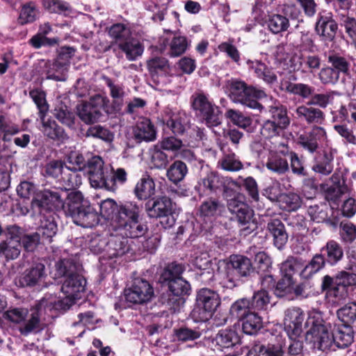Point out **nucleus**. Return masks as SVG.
Returning <instances> with one entry per match:
<instances>
[{
    "instance_id": "obj_35",
    "label": "nucleus",
    "mask_w": 356,
    "mask_h": 356,
    "mask_svg": "<svg viewBox=\"0 0 356 356\" xmlns=\"http://www.w3.org/2000/svg\"><path fill=\"white\" fill-rule=\"evenodd\" d=\"M140 212V207L133 202H127L119 207L118 213L115 216L114 223H116V227L121 225V221L126 222L139 218Z\"/></svg>"
},
{
    "instance_id": "obj_34",
    "label": "nucleus",
    "mask_w": 356,
    "mask_h": 356,
    "mask_svg": "<svg viewBox=\"0 0 356 356\" xmlns=\"http://www.w3.org/2000/svg\"><path fill=\"white\" fill-rule=\"evenodd\" d=\"M32 210L34 213L41 215L40 222L37 229L36 234H38L39 237L41 236L44 238L49 239L52 238L57 231V225L53 218L51 216H47L44 214V212L47 211L43 210L40 213L38 209L34 210L32 209Z\"/></svg>"
},
{
    "instance_id": "obj_28",
    "label": "nucleus",
    "mask_w": 356,
    "mask_h": 356,
    "mask_svg": "<svg viewBox=\"0 0 356 356\" xmlns=\"http://www.w3.org/2000/svg\"><path fill=\"white\" fill-rule=\"evenodd\" d=\"M73 222L83 227H93L99 224V216L88 202L76 215Z\"/></svg>"
},
{
    "instance_id": "obj_51",
    "label": "nucleus",
    "mask_w": 356,
    "mask_h": 356,
    "mask_svg": "<svg viewBox=\"0 0 356 356\" xmlns=\"http://www.w3.org/2000/svg\"><path fill=\"white\" fill-rule=\"evenodd\" d=\"M279 202L283 210L294 211L301 207L302 200L300 195L295 193H282Z\"/></svg>"
},
{
    "instance_id": "obj_32",
    "label": "nucleus",
    "mask_w": 356,
    "mask_h": 356,
    "mask_svg": "<svg viewBox=\"0 0 356 356\" xmlns=\"http://www.w3.org/2000/svg\"><path fill=\"white\" fill-rule=\"evenodd\" d=\"M220 149L223 152L222 158L218 161L221 168L230 172L238 171L243 168L241 161L237 159L234 153H226L227 144L219 141L218 143Z\"/></svg>"
},
{
    "instance_id": "obj_27",
    "label": "nucleus",
    "mask_w": 356,
    "mask_h": 356,
    "mask_svg": "<svg viewBox=\"0 0 356 356\" xmlns=\"http://www.w3.org/2000/svg\"><path fill=\"white\" fill-rule=\"evenodd\" d=\"M46 114L40 115L42 122V131L44 135L50 139L64 143L68 139V136L63 130L59 127L54 120H46Z\"/></svg>"
},
{
    "instance_id": "obj_30",
    "label": "nucleus",
    "mask_w": 356,
    "mask_h": 356,
    "mask_svg": "<svg viewBox=\"0 0 356 356\" xmlns=\"http://www.w3.org/2000/svg\"><path fill=\"white\" fill-rule=\"evenodd\" d=\"M298 116L307 124H321L325 120V114L320 109L310 105H302L297 108Z\"/></svg>"
},
{
    "instance_id": "obj_59",
    "label": "nucleus",
    "mask_w": 356,
    "mask_h": 356,
    "mask_svg": "<svg viewBox=\"0 0 356 356\" xmlns=\"http://www.w3.org/2000/svg\"><path fill=\"white\" fill-rule=\"evenodd\" d=\"M108 34L119 44L129 39L131 35V32L129 27L126 24L118 23L110 27Z\"/></svg>"
},
{
    "instance_id": "obj_57",
    "label": "nucleus",
    "mask_w": 356,
    "mask_h": 356,
    "mask_svg": "<svg viewBox=\"0 0 356 356\" xmlns=\"http://www.w3.org/2000/svg\"><path fill=\"white\" fill-rule=\"evenodd\" d=\"M287 157L290 159L289 170H291L293 174L298 177H306L308 175L307 171L304 166L303 161L298 156V154L293 151H286Z\"/></svg>"
},
{
    "instance_id": "obj_64",
    "label": "nucleus",
    "mask_w": 356,
    "mask_h": 356,
    "mask_svg": "<svg viewBox=\"0 0 356 356\" xmlns=\"http://www.w3.org/2000/svg\"><path fill=\"white\" fill-rule=\"evenodd\" d=\"M340 25L344 29L348 37L356 43V18L353 16L343 15L340 19Z\"/></svg>"
},
{
    "instance_id": "obj_55",
    "label": "nucleus",
    "mask_w": 356,
    "mask_h": 356,
    "mask_svg": "<svg viewBox=\"0 0 356 356\" xmlns=\"http://www.w3.org/2000/svg\"><path fill=\"white\" fill-rule=\"evenodd\" d=\"M339 236L344 243H352L356 239V226L348 220L340 222Z\"/></svg>"
},
{
    "instance_id": "obj_1",
    "label": "nucleus",
    "mask_w": 356,
    "mask_h": 356,
    "mask_svg": "<svg viewBox=\"0 0 356 356\" xmlns=\"http://www.w3.org/2000/svg\"><path fill=\"white\" fill-rule=\"evenodd\" d=\"M305 325L310 327L307 337H310L314 346L323 351L330 349L333 344L339 348H346L354 341L355 332L349 324H334L330 332L322 318L309 316Z\"/></svg>"
},
{
    "instance_id": "obj_13",
    "label": "nucleus",
    "mask_w": 356,
    "mask_h": 356,
    "mask_svg": "<svg viewBox=\"0 0 356 356\" xmlns=\"http://www.w3.org/2000/svg\"><path fill=\"white\" fill-rule=\"evenodd\" d=\"M315 31L325 42H333L338 30V24L331 12L323 10L318 13Z\"/></svg>"
},
{
    "instance_id": "obj_60",
    "label": "nucleus",
    "mask_w": 356,
    "mask_h": 356,
    "mask_svg": "<svg viewBox=\"0 0 356 356\" xmlns=\"http://www.w3.org/2000/svg\"><path fill=\"white\" fill-rule=\"evenodd\" d=\"M21 242L18 237L10 238L4 244L3 252L8 259L17 258L21 252Z\"/></svg>"
},
{
    "instance_id": "obj_18",
    "label": "nucleus",
    "mask_w": 356,
    "mask_h": 356,
    "mask_svg": "<svg viewBox=\"0 0 356 356\" xmlns=\"http://www.w3.org/2000/svg\"><path fill=\"white\" fill-rule=\"evenodd\" d=\"M268 236L273 239V243L278 250L285 247L289 234L284 222L279 218H272L268 220L266 225Z\"/></svg>"
},
{
    "instance_id": "obj_2",
    "label": "nucleus",
    "mask_w": 356,
    "mask_h": 356,
    "mask_svg": "<svg viewBox=\"0 0 356 356\" xmlns=\"http://www.w3.org/2000/svg\"><path fill=\"white\" fill-rule=\"evenodd\" d=\"M74 266L69 260H62L56 264L58 277L67 276L61 287L63 296L58 298L49 295L44 298L47 300L49 310L68 309L79 298L81 293L83 292L86 286V280L80 275L73 273Z\"/></svg>"
},
{
    "instance_id": "obj_49",
    "label": "nucleus",
    "mask_w": 356,
    "mask_h": 356,
    "mask_svg": "<svg viewBox=\"0 0 356 356\" xmlns=\"http://www.w3.org/2000/svg\"><path fill=\"white\" fill-rule=\"evenodd\" d=\"M266 23L269 31L273 34L286 31L290 25L289 19L280 14L270 15Z\"/></svg>"
},
{
    "instance_id": "obj_48",
    "label": "nucleus",
    "mask_w": 356,
    "mask_h": 356,
    "mask_svg": "<svg viewBox=\"0 0 356 356\" xmlns=\"http://www.w3.org/2000/svg\"><path fill=\"white\" fill-rule=\"evenodd\" d=\"M51 31V27L49 24L46 23L41 25L39 32L30 40V43L35 48L56 43L57 40L56 39H49L46 37V35Z\"/></svg>"
},
{
    "instance_id": "obj_43",
    "label": "nucleus",
    "mask_w": 356,
    "mask_h": 356,
    "mask_svg": "<svg viewBox=\"0 0 356 356\" xmlns=\"http://www.w3.org/2000/svg\"><path fill=\"white\" fill-rule=\"evenodd\" d=\"M134 191L138 199L146 200L154 195L155 184L149 177H142L136 184Z\"/></svg>"
},
{
    "instance_id": "obj_12",
    "label": "nucleus",
    "mask_w": 356,
    "mask_h": 356,
    "mask_svg": "<svg viewBox=\"0 0 356 356\" xmlns=\"http://www.w3.org/2000/svg\"><path fill=\"white\" fill-rule=\"evenodd\" d=\"M104 105V97L99 95H95L90 97L88 102H83L77 106V115L86 124L95 123L102 116L101 109Z\"/></svg>"
},
{
    "instance_id": "obj_38",
    "label": "nucleus",
    "mask_w": 356,
    "mask_h": 356,
    "mask_svg": "<svg viewBox=\"0 0 356 356\" xmlns=\"http://www.w3.org/2000/svg\"><path fill=\"white\" fill-rule=\"evenodd\" d=\"M332 184L327 189L328 195H333L335 198L340 197L344 194H350L351 188L346 184V179L339 173H334L331 178Z\"/></svg>"
},
{
    "instance_id": "obj_4",
    "label": "nucleus",
    "mask_w": 356,
    "mask_h": 356,
    "mask_svg": "<svg viewBox=\"0 0 356 356\" xmlns=\"http://www.w3.org/2000/svg\"><path fill=\"white\" fill-rule=\"evenodd\" d=\"M49 310L47 300L44 298L30 312L26 308L15 307L3 313V318L10 323L19 325V331L23 335L40 330V318L43 312Z\"/></svg>"
},
{
    "instance_id": "obj_47",
    "label": "nucleus",
    "mask_w": 356,
    "mask_h": 356,
    "mask_svg": "<svg viewBox=\"0 0 356 356\" xmlns=\"http://www.w3.org/2000/svg\"><path fill=\"white\" fill-rule=\"evenodd\" d=\"M327 63L330 67L339 74L348 75L350 72V64L346 58L341 56L339 54L331 52L327 56Z\"/></svg>"
},
{
    "instance_id": "obj_15",
    "label": "nucleus",
    "mask_w": 356,
    "mask_h": 356,
    "mask_svg": "<svg viewBox=\"0 0 356 356\" xmlns=\"http://www.w3.org/2000/svg\"><path fill=\"white\" fill-rule=\"evenodd\" d=\"M154 290L148 282L143 279H136L131 288L124 291L127 301L134 304H143L152 298Z\"/></svg>"
},
{
    "instance_id": "obj_36",
    "label": "nucleus",
    "mask_w": 356,
    "mask_h": 356,
    "mask_svg": "<svg viewBox=\"0 0 356 356\" xmlns=\"http://www.w3.org/2000/svg\"><path fill=\"white\" fill-rule=\"evenodd\" d=\"M178 265L172 263L168 265L163 270L160 277V282L168 286L172 294L177 295L178 290Z\"/></svg>"
},
{
    "instance_id": "obj_10",
    "label": "nucleus",
    "mask_w": 356,
    "mask_h": 356,
    "mask_svg": "<svg viewBox=\"0 0 356 356\" xmlns=\"http://www.w3.org/2000/svg\"><path fill=\"white\" fill-rule=\"evenodd\" d=\"M87 171L92 187L113 188L112 181H108L109 170L104 167V161L101 157L98 156L92 157L87 163Z\"/></svg>"
},
{
    "instance_id": "obj_16",
    "label": "nucleus",
    "mask_w": 356,
    "mask_h": 356,
    "mask_svg": "<svg viewBox=\"0 0 356 356\" xmlns=\"http://www.w3.org/2000/svg\"><path fill=\"white\" fill-rule=\"evenodd\" d=\"M304 320L305 314L300 308H289L285 312L284 328L289 337H300Z\"/></svg>"
},
{
    "instance_id": "obj_61",
    "label": "nucleus",
    "mask_w": 356,
    "mask_h": 356,
    "mask_svg": "<svg viewBox=\"0 0 356 356\" xmlns=\"http://www.w3.org/2000/svg\"><path fill=\"white\" fill-rule=\"evenodd\" d=\"M255 269H257V273H268L272 268V260L270 257L264 251H260L255 254L254 258Z\"/></svg>"
},
{
    "instance_id": "obj_21",
    "label": "nucleus",
    "mask_w": 356,
    "mask_h": 356,
    "mask_svg": "<svg viewBox=\"0 0 356 356\" xmlns=\"http://www.w3.org/2000/svg\"><path fill=\"white\" fill-rule=\"evenodd\" d=\"M146 211L150 218H161L172 213V203L170 198L161 197L149 200L146 204Z\"/></svg>"
},
{
    "instance_id": "obj_22",
    "label": "nucleus",
    "mask_w": 356,
    "mask_h": 356,
    "mask_svg": "<svg viewBox=\"0 0 356 356\" xmlns=\"http://www.w3.org/2000/svg\"><path fill=\"white\" fill-rule=\"evenodd\" d=\"M334 159L332 149L318 152L314 157L312 170L324 176L329 175L334 168Z\"/></svg>"
},
{
    "instance_id": "obj_3",
    "label": "nucleus",
    "mask_w": 356,
    "mask_h": 356,
    "mask_svg": "<svg viewBox=\"0 0 356 356\" xmlns=\"http://www.w3.org/2000/svg\"><path fill=\"white\" fill-rule=\"evenodd\" d=\"M88 202L80 191L69 193L63 202L57 193L46 191L36 195L31 202V209H38L40 213L43 210L62 209L65 214L73 220Z\"/></svg>"
},
{
    "instance_id": "obj_26",
    "label": "nucleus",
    "mask_w": 356,
    "mask_h": 356,
    "mask_svg": "<svg viewBox=\"0 0 356 356\" xmlns=\"http://www.w3.org/2000/svg\"><path fill=\"white\" fill-rule=\"evenodd\" d=\"M130 250L129 240L127 238L120 236H111L107 241V247L105 250L104 257L109 259L122 256Z\"/></svg>"
},
{
    "instance_id": "obj_44",
    "label": "nucleus",
    "mask_w": 356,
    "mask_h": 356,
    "mask_svg": "<svg viewBox=\"0 0 356 356\" xmlns=\"http://www.w3.org/2000/svg\"><path fill=\"white\" fill-rule=\"evenodd\" d=\"M270 119L269 120L275 122L276 124L282 125L284 129L290 124V118L288 116L287 108L280 103L275 104L269 109Z\"/></svg>"
},
{
    "instance_id": "obj_23",
    "label": "nucleus",
    "mask_w": 356,
    "mask_h": 356,
    "mask_svg": "<svg viewBox=\"0 0 356 356\" xmlns=\"http://www.w3.org/2000/svg\"><path fill=\"white\" fill-rule=\"evenodd\" d=\"M223 178L215 171H211L198 182L197 191L200 196L216 193L223 186Z\"/></svg>"
},
{
    "instance_id": "obj_29",
    "label": "nucleus",
    "mask_w": 356,
    "mask_h": 356,
    "mask_svg": "<svg viewBox=\"0 0 356 356\" xmlns=\"http://www.w3.org/2000/svg\"><path fill=\"white\" fill-rule=\"evenodd\" d=\"M118 47L124 53L126 58L134 61L140 58L144 51L143 44L136 38H131L120 42Z\"/></svg>"
},
{
    "instance_id": "obj_37",
    "label": "nucleus",
    "mask_w": 356,
    "mask_h": 356,
    "mask_svg": "<svg viewBox=\"0 0 356 356\" xmlns=\"http://www.w3.org/2000/svg\"><path fill=\"white\" fill-rule=\"evenodd\" d=\"M121 235H125L127 237L138 238L143 236L146 231L147 227L139 222L138 220H134L126 222L121 221V225L116 227Z\"/></svg>"
},
{
    "instance_id": "obj_50",
    "label": "nucleus",
    "mask_w": 356,
    "mask_h": 356,
    "mask_svg": "<svg viewBox=\"0 0 356 356\" xmlns=\"http://www.w3.org/2000/svg\"><path fill=\"white\" fill-rule=\"evenodd\" d=\"M222 207L220 202L216 198H209L202 202L199 208L200 216L204 218L214 217L220 212Z\"/></svg>"
},
{
    "instance_id": "obj_53",
    "label": "nucleus",
    "mask_w": 356,
    "mask_h": 356,
    "mask_svg": "<svg viewBox=\"0 0 356 356\" xmlns=\"http://www.w3.org/2000/svg\"><path fill=\"white\" fill-rule=\"evenodd\" d=\"M38 12L33 2H29L22 6L17 22L21 25L32 23L36 20Z\"/></svg>"
},
{
    "instance_id": "obj_39",
    "label": "nucleus",
    "mask_w": 356,
    "mask_h": 356,
    "mask_svg": "<svg viewBox=\"0 0 356 356\" xmlns=\"http://www.w3.org/2000/svg\"><path fill=\"white\" fill-rule=\"evenodd\" d=\"M326 265L327 261L321 252L319 254H316L308 264L302 269L300 275L302 278L308 280Z\"/></svg>"
},
{
    "instance_id": "obj_6",
    "label": "nucleus",
    "mask_w": 356,
    "mask_h": 356,
    "mask_svg": "<svg viewBox=\"0 0 356 356\" xmlns=\"http://www.w3.org/2000/svg\"><path fill=\"white\" fill-rule=\"evenodd\" d=\"M191 104L197 118L207 127L211 128L220 124L222 112L220 107L209 101L203 92L193 95L191 97Z\"/></svg>"
},
{
    "instance_id": "obj_14",
    "label": "nucleus",
    "mask_w": 356,
    "mask_h": 356,
    "mask_svg": "<svg viewBox=\"0 0 356 356\" xmlns=\"http://www.w3.org/2000/svg\"><path fill=\"white\" fill-rule=\"evenodd\" d=\"M290 61L293 70L302 74H315L320 70L323 63L321 56L314 51L307 54L301 52Z\"/></svg>"
},
{
    "instance_id": "obj_62",
    "label": "nucleus",
    "mask_w": 356,
    "mask_h": 356,
    "mask_svg": "<svg viewBox=\"0 0 356 356\" xmlns=\"http://www.w3.org/2000/svg\"><path fill=\"white\" fill-rule=\"evenodd\" d=\"M294 284V279L282 275V278L275 284V295L280 298L286 297L292 292Z\"/></svg>"
},
{
    "instance_id": "obj_42",
    "label": "nucleus",
    "mask_w": 356,
    "mask_h": 356,
    "mask_svg": "<svg viewBox=\"0 0 356 356\" xmlns=\"http://www.w3.org/2000/svg\"><path fill=\"white\" fill-rule=\"evenodd\" d=\"M242 321V330L246 334L253 335L258 332L262 327L261 318L257 312H252L241 320Z\"/></svg>"
},
{
    "instance_id": "obj_33",
    "label": "nucleus",
    "mask_w": 356,
    "mask_h": 356,
    "mask_svg": "<svg viewBox=\"0 0 356 356\" xmlns=\"http://www.w3.org/2000/svg\"><path fill=\"white\" fill-rule=\"evenodd\" d=\"M134 135L138 141H152L156 139V132L152 122L144 118L138 122L134 129Z\"/></svg>"
},
{
    "instance_id": "obj_54",
    "label": "nucleus",
    "mask_w": 356,
    "mask_h": 356,
    "mask_svg": "<svg viewBox=\"0 0 356 356\" xmlns=\"http://www.w3.org/2000/svg\"><path fill=\"white\" fill-rule=\"evenodd\" d=\"M254 92L253 91L250 92L239 103L261 112L264 106L258 102V99L266 97V94L264 90L257 89L255 87L254 88Z\"/></svg>"
},
{
    "instance_id": "obj_56",
    "label": "nucleus",
    "mask_w": 356,
    "mask_h": 356,
    "mask_svg": "<svg viewBox=\"0 0 356 356\" xmlns=\"http://www.w3.org/2000/svg\"><path fill=\"white\" fill-rule=\"evenodd\" d=\"M248 298H241L236 300L230 307L229 312L232 317L241 321L252 312Z\"/></svg>"
},
{
    "instance_id": "obj_20",
    "label": "nucleus",
    "mask_w": 356,
    "mask_h": 356,
    "mask_svg": "<svg viewBox=\"0 0 356 356\" xmlns=\"http://www.w3.org/2000/svg\"><path fill=\"white\" fill-rule=\"evenodd\" d=\"M326 137V132L321 127H315L311 131L301 134L298 137V144L310 153H314L318 149V142Z\"/></svg>"
},
{
    "instance_id": "obj_52",
    "label": "nucleus",
    "mask_w": 356,
    "mask_h": 356,
    "mask_svg": "<svg viewBox=\"0 0 356 356\" xmlns=\"http://www.w3.org/2000/svg\"><path fill=\"white\" fill-rule=\"evenodd\" d=\"M337 314L342 323L352 325L356 321V302L346 304L337 310Z\"/></svg>"
},
{
    "instance_id": "obj_5",
    "label": "nucleus",
    "mask_w": 356,
    "mask_h": 356,
    "mask_svg": "<svg viewBox=\"0 0 356 356\" xmlns=\"http://www.w3.org/2000/svg\"><path fill=\"white\" fill-rule=\"evenodd\" d=\"M221 305V298L217 291L207 287L197 291L194 308L190 316L195 322H205L212 318Z\"/></svg>"
},
{
    "instance_id": "obj_25",
    "label": "nucleus",
    "mask_w": 356,
    "mask_h": 356,
    "mask_svg": "<svg viewBox=\"0 0 356 356\" xmlns=\"http://www.w3.org/2000/svg\"><path fill=\"white\" fill-rule=\"evenodd\" d=\"M286 152L280 151L270 153L266 163V168L278 175L289 172V164Z\"/></svg>"
},
{
    "instance_id": "obj_17",
    "label": "nucleus",
    "mask_w": 356,
    "mask_h": 356,
    "mask_svg": "<svg viewBox=\"0 0 356 356\" xmlns=\"http://www.w3.org/2000/svg\"><path fill=\"white\" fill-rule=\"evenodd\" d=\"M44 265L42 263L33 264L30 268L26 269L15 280L16 285L25 286H34L40 284L46 277Z\"/></svg>"
},
{
    "instance_id": "obj_24",
    "label": "nucleus",
    "mask_w": 356,
    "mask_h": 356,
    "mask_svg": "<svg viewBox=\"0 0 356 356\" xmlns=\"http://www.w3.org/2000/svg\"><path fill=\"white\" fill-rule=\"evenodd\" d=\"M321 252L324 257V259L327 261V265L330 266L337 265L344 257L342 245L334 240H329L321 248Z\"/></svg>"
},
{
    "instance_id": "obj_19",
    "label": "nucleus",
    "mask_w": 356,
    "mask_h": 356,
    "mask_svg": "<svg viewBox=\"0 0 356 356\" xmlns=\"http://www.w3.org/2000/svg\"><path fill=\"white\" fill-rule=\"evenodd\" d=\"M179 136L182 137L179 139L180 151L182 146L197 147L204 135L203 129L197 126L191 124H183L179 122Z\"/></svg>"
},
{
    "instance_id": "obj_9",
    "label": "nucleus",
    "mask_w": 356,
    "mask_h": 356,
    "mask_svg": "<svg viewBox=\"0 0 356 356\" xmlns=\"http://www.w3.org/2000/svg\"><path fill=\"white\" fill-rule=\"evenodd\" d=\"M228 208L232 214L231 219L237 223L241 236H247L257 229L254 211L248 204L233 200Z\"/></svg>"
},
{
    "instance_id": "obj_11",
    "label": "nucleus",
    "mask_w": 356,
    "mask_h": 356,
    "mask_svg": "<svg viewBox=\"0 0 356 356\" xmlns=\"http://www.w3.org/2000/svg\"><path fill=\"white\" fill-rule=\"evenodd\" d=\"M285 345L282 336H271L268 341L254 340L247 356H283Z\"/></svg>"
},
{
    "instance_id": "obj_45",
    "label": "nucleus",
    "mask_w": 356,
    "mask_h": 356,
    "mask_svg": "<svg viewBox=\"0 0 356 356\" xmlns=\"http://www.w3.org/2000/svg\"><path fill=\"white\" fill-rule=\"evenodd\" d=\"M254 88L248 86L244 81L233 80L229 84L230 97L235 102H240L250 92H254Z\"/></svg>"
},
{
    "instance_id": "obj_63",
    "label": "nucleus",
    "mask_w": 356,
    "mask_h": 356,
    "mask_svg": "<svg viewBox=\"0 0 356 356\" xmlns=\"http://www.w3.org/2000/svg\"><path fill=\"white\" fill-rule=\"evenodd\" d=\"M100 215L105 219L112 220L115 218V213L118 212L119 207L117 203L112 199H106L100 202Z\"/></svg>"
},
{
    "instance_id": "obj_58",
    "label": "nucleus",
    "mask_w": 356,
    "mask_h": 356,
    "mask_svg": "<svg viewBox=\"0 0 356 356\" xmlns=\"http://www.w3.org/2000/svg\"><path fill=\"white\" fill-rule=\"evenodd\" d=\"M340 75L330 65L321 67L318 71V78L323 85L334 86L339 82Z\"/></svg>"
},
{
    "instance_id": "obj_31",
    "label": "nucleus",
    "mask_w": 356,
    "mask_h": 356,
    "mask_svg": "<svg viewBox=\"0 0 356 356\" xmlns=\"http://www.w3.org/2000/svg\"><path fill=\"white\" fill-rule=\"evenodd\" d=\"M215 341L219 349L230 348L240 343L241 339L235 330L232 328L222 329L217 333Z\"/></svg>"
},
{
    "instance_id": "obj_41",
    "label": "nucleus",
    "mask_w": 356,
    "mask_h": 356,
    "mask_svg": "<svg viewBox=\"0 0 356 356\" xmlns=\"http://www.w3.org/2000/svg\"><path fill=\"white\" fill-rule=\"evenodd\" d=\"M285 130L282 125H279L274 121L266 120L264 121L260 128V135L265 139L270 140L275 138L283 137Z\"/></svg>"
},
{
    "instance_id": "obj_8",
    "label": "nucleus",
    "mask_w": 356,
    "mask_h": 356,
    "mask_svg": "<svg viewBox=\"0 0 356 356\" xmlns=\"http://www.w3.org/2000/svg\"><path fill=\"white\" fill-rule=\"evenodd\" d=\"M255 273V268L251 260L243 255L232 254L225 267V275L231 284L235 286L236 282L248 280Z\"/></svg>"
},
{
    "instance_id": "obj_7",
    "label": "nucleus",
    "mask_w": 356,
    "mask_h": 356,
    "mask_svg": "<svg viewBox=\"0 0 356 356\" xmlns=\"http://www.w3.org/2000/svg\"><path fill=\"white\" fill-rule=\"evenodd\" d=\"M356 286V273L341 270L332 277L328 275L323 278L321 288L327 291L330 296L337 300H342L347 297L348 288Z\"/></svg>"
},
{
    "instance_id": "obj_40",
    "label": "nucleus",
    "mask_w": 356,
    "mask_h": 356,
    "mask_svg": "<svg viewBox=\"0 0 356 356\" xmlns=\"http://www.w3.org/2000/svg\"><path fill=\"white\" fill-rule=\"evenodd\" d=\"M304 266V261L299 257L289 256L287 259L281 264L280 272L282 275L293 279V275L302 270Z\"/></svg>"
},
{
    "instance_id": "obj_46",
    "label": "nucleus",
    "mask_w": 356,
    "mask_h": 356,
    "mask_svg": "<svg viewBox=\"0 0 356 356\" xmlns=\"http://www.w3.org/2000/svg\"><path fill=\"white\" fill-rule=\"evenodd\" d=\"M248 302L250 309L254 312L266 310L270 303L268 292L264 289L255 291L252 298L248 299Z\"/></svg>"
}]
</instances>
